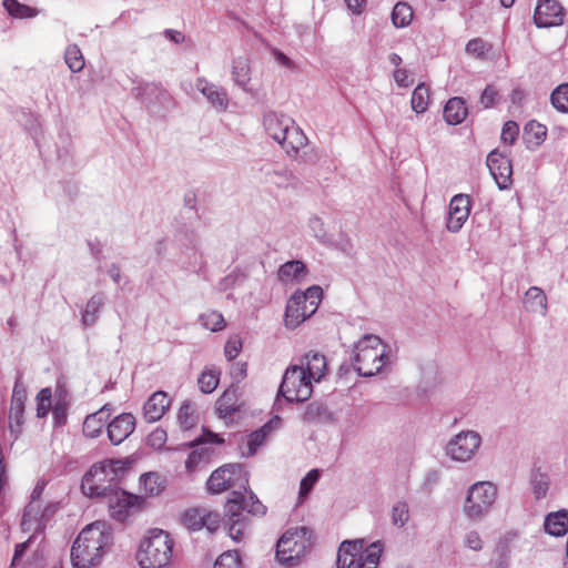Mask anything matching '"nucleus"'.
Instances as JSON below:
<instances>
[{"instance_id":"obj_62","label":"nucleus","mask_w":568,"mask_h":568,"mask_svg":"<svg viewBox=\"0 0 568 568\" xmlns=\"http://www.w3.org/2000/svg\"><path fill=\"white\" fill-rule=\"evenodd\" d=\"M21 527L26 531H29L31 529V513H30L29 508H27L23 513V516L21 519Z\"/></svg>"},{"instance_id":"obj_18","label":"nucleus","mask_w":568,"mask_h":568,"mask_svg":"<svg viewBox=\"0 0 568 568\" xmlns=\"http://www.w3.org/2000/svg\"><path fill=\"white\" fill-rule=\"evenodd\" d=\"M171 400L165 392L153 393L143 406V417L148 423L160 420L169 409Z\"/></svg>"},{"instance_id":"obj_63","label":"nucleus","mask_w":568,"mask_h":568,"mask_svg":"<svg viewBox=\"0 0 568 568\" xmlns=\"http://www.w3.org/2000/svg\"><path fill=\"white\" fill-rule=\"evenodd\" d=\"M275 57H276V60H277L281 64H283V65H285V67H292V61H291V60H290V58H288V57H286L284 53H282V52H276V53H275Z\"/></svg>"},{"instance_id":"obj_5","label":"nucleus","mask_w":568,"mask_h":568,"mask_svg":"<svg viewBox=\"0 0 568 568\" xmlns=\"http://www.w3.org/2000/svg\"><path fill=\"white\" fill-rule=\"evenodd\" d=\"M323 297L320 286L308 287L304 293L294 294L287 302L284 323L294 329L311 317L317 310Z\"/></svg>"},{"instance_id":"obj_31","label":"nucleus","mask_w":568,"mask_h":568,"mask_svg":"<svg viewBox=\"0 0 568 568\" xmlns=\"http://www.w3.org/2000/svg\"><path fill=\"white\" fill-rule=\"evenodd\" d=\"M382 552V545L373 542L365 551L362 550L357 558L354 568H377Z\"/></svg>"},{"instance_id":"obj_33","label":"nucleus","mask_w":568,"mask_h":568,"mask_svg":"<svg viewBox=\"0 0 568 568\" xmlns=\"http://www.w3.org/2000/svg\"><path fill=\"white\" fill-rule=\"evenodd\" d=\"M414 17L412 7L406 2H398L392 11V22L395 28H405L410 24Z\"/></svg>"},{"instance_id":"obj_57","label":"nucleus","mask_w":568,"mask_h":568,"mask_svg":"<svg viewBox=\"0 0 568 568\" xmlns=\"http://www.w3.org/2000/svg\"><path fill=\"white\" fill-rule=\"evenodd\" d=\"M393 77L399 87L406 88L413 83L406 69H396Z\"/></svg>"},{"instance_id":"obj_64","label":"nucleus","mask_w":568,"mask_h":568,"mask_svg":"<svg viewBox=\"0 0 568 568\" xmlns=\"http://www.w3.org/2000/svg\"><path fill=\"white\" fill-rule=\"evenodd\" d=\"M205 436L206 437H205L204 442H210V443H215V444L223 443V439L217 434L207 433Z\"/></svg>"},{"instance_id":"obj_60","label":"nucleus","mask_w":568,"mask_h":568,"mask_svg":"<svg viewBox=\"0 0 568 568\" xmlns=\"http://www.w3.org/2000/svg\"><path fill=\"white\" fill-rule=\"evenodd\" d=\"M29 541H30V539L24 542H20L18 545H16L14 555L12 558V566H14L16 562L23 556V554L26 552V550L29 547Z\"/></svg>"},{"instance_id":"obj_1","label":"nucleus","mask_w":568,"mask_h":568,"mask_svg":"<svg viewBox=\"0 0 568 568\" xmlns=\"http://www.w3.org/2000/svg\"><path fill=\"white\" fill-rule=\"evenodd\" d=\"M112 527L104 520L87 525L77 536L71 547L70 559L74 568H93L113 545Z\"/></svg>"},{"instance_id":"obj_46","label":"nucleus","mask_w":568,"mask_h":568,"mask_svg":"<svg viewBox=\"0 0 568 568\" xmlns=\"http://www.w3.org/2000/svg\"><path fill=\"white\" fill-rule=\"evenodd\" d=\"M229 521V535L235 541H241L247 531L246 518H234Z\"/></svg>"},{"instance_id":"obj_41","label":"nucleus","mask_w":568,"mask_h":568,"mask_svg":"<svg viewBox=\"0 0 568 568\" xmlns=\"http://www.w3.org/2000/svg\"><path fill=\"white\" fill-rule=\"evenodd\" d=\"M64 60L72 72H79L84 67V58L78 45L71 44L67 48Z\"/></svg>"},{"instance_id":"obj_27","label":"nucleus","mask_w":568,"mask_h":568,"mask_svg":"<svg viewBox=\"0 0 568 568\" xmlns=\"http://www.w3.org/2000/svg\"><path fill=\"white\" fill-rule=\"evenodd\" d=\"M524 306L527 311L545 314L547 311V296L545 292L537 287H530L524 297Z\"/></svg>"},{"instance_id":"obj_44","label":"nucleus","mask_w":568,"mask_h":568,"mask_svg":"<svg viewBox=\"0 0 568 568\" xmlns=\"http://www.w3.org/2000/svg\"><path fill=\"white\" fill-rule=\"evenodd\" d=\"M550 99L557 110L568 112V83L557 87L552 91Z\"/></svg>"},{"instance_id":"obj_45","label":"nucleus","mask_w":568,"mask_h":568,"mask_svg":"<svg viewBox=\"0 0 568 568\" xmlns=\"http://www.w3.org/2000/svg\"><path fill=\"white\" fill-rule=\"evenodd\" d=\"M52 392L50 388H42L37 395V416L45 417L51 409Z\"/></svg>"},{"instance_id":"obj_40","label":"nucleus","mask_w":568,"mask_h":568,"mask_svg":"<svg viewBox=\"0 0 568 568\" xmlns=\"http://www.w3.org/2000/svg\"><path fill=\"white\" fill-rule=\"evenodd\" d=\"M493 45L489 42L483 40L481 38L471 39L466 44L467 54L480 60L486 59Z\"/></svg>"},{"instance_id":"obj_6","label":"nucleus","mask_w":568,"mask_h":568,"mask_svg":"<svg viewBox=\"0 0 568 568\" xmlns=\"http://www.w3.org/2000/svg\"><path fill=\"white\" fill-rule=\"evenodd\" d=\"M248 473L240 464H225L215 469L206 481L210 494H222L226 490L246 491Z\"/></svg>"},{"instance_id":"obj_34","label":"nucleus","mask_w":568,"mask_h":568,"mask_svg":"<svg viewBox=\"0 0 568 568\" xmlns=\"http://www.w3.org/2000/svg\"><path fill=\"white\" fill-rule=\"evenodd\" d=\"M546 135L547 128L537 121L528 122L524 129V136L527 143L534 146L540 145L546 139Z\"/></svg>"},{"instance_id":"obj_58","label":"nucleus","mask_w":568,"mask_h":568,"mask_svg":"<svg viewBox=\"0 0 568 568\" xmlns=\"http://www.w3.org/2000/svg\"><path fill=\"white\" fill-rule=\"evenodd\" d=\"M466 546L471 550H480L481 549V539L476 531H470L466 535L465 538Z\"/></svg>"},{"instance_id":"obj_26","label":"nucleus","mask_w":568,"mask_h":568,"mask_svg":"<svg viewBox=\"0 0 568 568\" xmlns=\"http://www.w3.org/2000/svg\"><path fill=\"white\" fill-rule=\"evenodd\" d=\"M287 122H293V120L284 115H278L274 112L267 114L264 118V126L266 132L277 143H280L282 136L285 135V126H288Z\"/></svg>"},{"instance_id":"obj_35","label":"nucleus","mask_w":568,"mask_h":568,"mask_svg":"<svg viewBox=\"0 0 568 568\" xmlns=\"http://www.w3.org/2000/svg\"><path fill=\"white\" fill-rule=\"evenodd\" d=\"M244 509V495L242 491H232L231 497L227 499L225 504V514L227 516V520L234 518H246L243 515Z\"/></svg>"},{"instance_id":"obj_28","label":"nucleus","mask_w":568,"mask_h":568,"mask_svg":"<svg viewBox=\"0 0 568 568\" xmlns=\"http://www.w3.org/2000/svg\"><path fill=\"white\" fill-rule=\"evenodd\" d=\"M197 89L212 103L213 106L222 110L226 109L229 100L226 93L222 89L206 82L205 80L199 81Z\"/></svg>"},{"instance_id":"obj_43","label":"nucleus","mask_w":568,"mask_h":568,"mask_svg":"<svg viewBox=\"0 0 568 568\" xmlns=\"http://www.w3.org/2000/svg\"><path fill=\"white\" fill-rule=\"evenodd\" d=\"M203 326L211 332L222 331L226 323L223 315L216 311H210L201 315Z\"/></svg>"},{"instance_id":"obj_11","label":"nucleus","mask_w":568,"mask_h":568,"mask_svg":"<svg viewBox=\"0 0 568 568\" xmlns=\"http://www.w3.org/2000/svg\"><path fill=\"white\" fill-rule=\"evenodd\" d=\"M180 523L191 531L206 528L210 532H214L220 528L221 516L217 511L204 507H192L181 514Z\"/></svg>"},{"instance_id":"obj_52","label":"nucleus","mask_w":568,"mask_h":568,"mask_svg":"<svg viewBox=\"0 0 568 568\" xmlns=\"http://www.w3.org/2000/svg\"><path fill=\"white\" fill-rule=\"evenodd\" d=\"M178 418L183 428H191L195 424L192 405L183 404L179 410Z\"/></svg>"},{"instance_id":"obj_19","label":"nucleus","mask_w":568,"mask_h":568,"mask_svg":"<svg viewBox=\"0 0 568 568\" xmlns=\"http://www.w3.org/2000/svg\"><path fill=\"white\" fill-rule=\"evenodd\" d=\"M111 413V407L104 405L95 413L88 415L82 426L83 434L89 438L98 437L110 419Z\"/></svg>"},{"instance_id":"obj_2","label":"nucleus","mask_w":568,"mask_h":568,"mask_svg":"<svg viewBox=\"0 0 568 568\" xmlns=\"http://www.w3.org/2000/svg\"><path fill=\"white\" fill-rule=\"evenodd\" d=\"M126 470L128 463L123 459L97 462L82 476L81 493L90 499H105L119 487Z\"/></svg>"},{"instance_id":"obj_12","label":"nucleus","mask_w":568,"mask_h":568,"mask_svg":"<svg viewBox=\"0 0 568 568\" xmlns=\"http://www.w3.org/2000/svg\"><path fill=\"white\" fill-rule=\"evenodd\" d=\"M480 445V437L474 432H462L449 442L447 447L448 455L458 462L470 459Z\"/></svg>"},{"instance_id":"obj_61","label":"nucleus","mask_w":568,"mask_h":568,"mask_svg":"<svg viewBox=\"0 0 568 568\" xmlns=\"http://www.w3.org/2000/svg\"><path fill=\"white\" fill-rule=\"evenodd\" d=\"M345 2L354 13H361L365 7L366 0H345Z\"/></svg>"},{"instance_id":"obj_53","label":"nucleus","mask_w":568,"mask_h":568,"mask_svg":"<svg viewBox=\"0 0 568 568\" xmlns=\"http://www.w3.org/2000/svg\"><path fill=\"white\" fill-rule=\"evenodd\" d=\"M242 339L235 335V336H231L226 344H225V347H224V354L226 356V358L229 361H232L234 359L235 357H237V355L240 354L241 349H242Z\"/></svg>"},{"instance_id":"obj_23","label":"nucleus","mask_w":568,"mask_h":568,"mask_svg":"<svg viewBox=\"0 0 568 568\" xmlns=\"http://www.w3.org/2000/svg\"><path fill=\"white\" fill-rule=\"evenodd\" d=\"M241 407L239 392L230 387L216 400V413L221 418H229Z\"/></svg>"},{"instance_id":"obj_4","label":"nucleus","mask_w":568,"mask_h":568,"mask_svg":"<svg viewBox=\"0 0 568 568\" xmlns=\"http://www.w3.org/2000/svg\"><path fill=\"white\" fill-rule=\"evenodd\" d=\"M386 364V346L376 335H365L355 346L354 368L362 376L377 374Z\"/></svg>"},{"instance_id":"obj_25","label":"nucleus","mask_w":568,"mask_h":568,"mask_svg":"<svg viewBox=\"0 0 568 568\" xmlns=\"http://www.w3.org/2000/svg\"><path fill=\"white\" fill-rule=\"evenodd\" d=\"M306 273V266L302 261H288L281 265L277 272V277L282 283L300 282L302 276Z\"/></svg>"},{"instance_id":"obj_29","label":"nucleus","mask_w":568,"mask_h":568,"mask_svg":"<svg viewBox=\"0 0 568 568\" xmlns=\"http://www.w3.org/2000/svg\"><path fill=\"white\" fill-rule=\"evenodd\" d=\"M545 530L552 536H564L568 530V511L549 514L545 520Z\"/></svg>"},{"instance_id":"obj_14","label":"nucleus","mask_w":568,"mask_h":568,"mask_svg":"<svg viewBox=\"0 0 568 568\" xmlns=\"http://www.w3.org/2000/svg\"><path fill=\"white\" fill-rule=\"evenodd\" d=\"M26 398V389L17 384L13 387L9 410V430L14 439H17L22 433V426L24 424Z\"/></svg>"},{"instance_id":"obj_38","label":"nucleus","mask_w":568,"mask_h":568,"mask_svg":"<svg viewBox=\"0 0 568 568\" xmlns=\"http://www.w3.org/2000/svg\"><path fill=\"white\" fill-rule=\"evenodd\" d=\"M429 90L424 84H418L412 94V109L416 113H423L427 110L429 103Z\"/></svg>"},{"instance_id":"obj_59","label":"nucleus","mask_w":568,"mask_h":568,"mask_svg":"<svg viewBox=\"0 0 568 568\" xmlns=\"http://www.w3.org/2000/svg\"><path fill=\"white\" fill-rule=\"evenodd\" d=\"M97 311V304L93 300L89 301L87 304L85 312L83 314L84 323H92L94 321V313Z\"/></svg>"},{"instance_id":"obj_32","label":"nucleus","mask_w":568,"mask_h":568,"mask_svg":"<svg viewBox=\"0 0 568 568\" xmlns=\"http://www.w3.org/2000/svg\"><path fill=\"white\" fill-rule=\"evenodd\" d=\"M272 430L271 423H266L260 429L252 432L247 436L246 450H242L245 456H252L264 444L267 435Z\"/></svg>"},{"instance_id":"obj_50","label":"nucleus","mask_w":568,"mask_h":568,"mask_svg":"<svg viewBox=\"0 0 568 568\" xmlns=\"http://www.w3.org/2000/svg\"><path fill=\"white\" fill-rule=\"evenodd\" d=\"M318 478L320 473L317 469L310 470L307 475L301 480L300 497H306L314 487L315 483L318 480Z\"/></svg>"},{"instance_id":"obj_47","label":"nucleus","mask_w":568,"mask_h":568,"mask_svg":"<svg viewBox=\"0 0 568 568\" xmlns=\"http://www.w3.org/2000/svg\"><path fill=\"white\" fill-rule=\"evenodd\" d=\"M244 509L253 516H263L266 513V507L252 493L248 497L244 496Z\"/></svg>"},{"instance_id":"obj_20","label":"nucleus","mask_w":568,"mask_h":568,"mask_svg":"<svg viewBox=\"0 0 568 568\" xmlns=\"http://www.w3.org/2000/svg\"><path fill=\"white\" fill-rule=\"evenodd\" d=\"M298 366L304 368L305 374L313 382H320L327 371V361L323 354L310 352L304 356Z\"/></svg>"},{"instance_id":"obj_48","label":"nucleus","mask_w":568,"mask_h":568,"mask_svg":"<svg viewBox=\"0 0 568 568\" xmlns=\"http://www.w3.org/2000/svg\"><path fill=\"white\" fill-rule=\"evenodd\" d=\"M518 134V124L514 121H507L503 126L500 139L505 144L511 145L517 140Z\"/></svg>"},{"instance_id":"obj_7","label":"nucleus","mask_w":568,"mask_h":568,"mask_svg":"<svg viewBox=\"0 0 568 568\" xmlns=\"http://www.w3.org/2000/svg\"><path fill=\"white\" fill-rule=\"evenodd\" d=\"M311 545V531L307 528L287 530L277 541L276 558L282 564L295 565L306 554Z\"/></svg>"},{"instance_id":"obj_42","label":"nucleus","mask_w":568,"mask_h":568,"mask_svg":"<svg viewBox=\"0 0 568 568\" xmlns=\"http://www.w3.org/2000/svg\"><path fill=\"white\" fill-rule=\"evenodd\" d=\"M214 568H243L237 550H227L221 554L214 562Z\"/></svg>"},{"instance_id":"obj_55","label":"nucleus","mask_w":568,"mask_h":568,"mask_svg":"<svg viewBox=\"0 0 568 568\" xmlns=\"http://www.w3.org/2000/svg\"><path fill=\"white\" fill-rule=\"evenodd\" d=\"M166 442V433L162 428L154 429L148 437V443L153 446L160 448Z\"/></svg>"},{"instance_id":"obj_10","label":"nucleus","mask_w":568,"mask_h":568,"mask_svg":"<svg viewBox=\"0 0 568 568\" xmlns=\"http://www.w3.org/2000/svg\"><path fill=\"white\" fill-rule=\"evenodd\" d=\"M496 498V487L489 481L474 484L468 491L464 510L470 518H478L484 515Z\"/></svg>"},{"instance_id":"obj_37","label":"nucleus","mask_w":568,"mask_h":568,"mask_svg":"<svg viewBox=\"0 0 568 568\" xmlns=\"http://www.w3.org/2000/svg\"><path fill=\"white\" fill-rule=\"evenodd\" d=\"M220 376V371L214 368H205L197 379L201 392L204 394H211L214 392L219 386Z\"/></svg>"},{"instance_id":"obj_9","label":"nucleus","mask_w":568,"mask_h":568,"mask_svg":"<svg viewBox=\"0 0 568 568\" xmlns=\"http://www.w3.org/2000/svg\"><path fill=\"white\" fill-rule=\"evenodd\" d=\"M313 392V381L307 377L303 367L290 366L283 376L280 393L287 402H305Z\"/></svg>"},{"instance_id":"obj_16","label":"nucleus","mask_w":568,"mask_h":568,"mask_svg":"<svg viewBox=\"0 0 568 568\" xmlns=\"http://www.w3.org/2000/svg\"><path fill=\"white\" fill-rule=\"evenodd\" d=\"M470 213L469 196L464 194L455 195L449 203L447 229L450 232H458L467 221Z\"/></svg>"},{"instance_id":"obj_30","label":"nucleus","mask_w":568,"mask_h":568,"mask_svg":"<svg viewBox=\"0 0 568 568\" xmlns=\"http://www.w3.org/2000/svg\"><path fill=\"white\" fill-rule=\"evenodd\" d=\"M140 484L146 496L160 495L165 488V480L159 473L150 471L140 476Z\"/></svg>"},{"instance_id":"obj_21","label":"nucleus","mask_w":568,"mask_h":568,"mask_svg":"<svg viewBox=\"0 0 568 568\" xmlns=\"http://www.w3.org/2000/svg\"><path fill=\"white\" fill-rule=\"evenodd\" d=\"M285 126V135L282 136L280 145L287 153H297L307 143L304 132L293 122H287Z\"/></svg>"},{"instance_id":"obj_36","label":"nucleus","mask_w":568,"mask_h":568,"mask_svg":"<svg viewBox=\"0 0 568 568\" xmlns=\"http://www.w3.org/2000/svg\"><path fill=\"white\" fill-rule=\"evenodd\" d=\"M233 79L237 85L247 90V84L251 81V67L247 59L240 58L234 61Z\"/></svg>"},{"instance_id":"obj_15","label":"nucleus","mask_w":568,"mask_h":568,"mask_svg":"<svg viewBox=\"0 0 568 568\" xmlns=\"http://www.w3.org/2000/svg\"><path fill=\"white\" fill-rule=\"evenodd\" d=\"M564 9L556 0H538L534 21L538 27H554L562 23Z\"/></svg>"},{"instance_id":"obj_49","label":"nucleus","mask_w":568,"mask_h":568,"mask_svg":"<svg viewBox=\"0 0 568 568\" xmlns=\"http://www.w3.org/2000/svg\"><path fill=\"white\" fill-rule=\"evenodd\" d=\"M393 524L403 527L409 519L408 506L405 503H397L392 511Z\"/></svg>"},{"instance_id":"obj_56","label":"nucleus","mask_w":568,"mask_h":568,"mask_svg":"<svg viewBox=\"0 0 568 568\" xmlns=\"http://www.w3.org/2000/svg\"><path fill=\"white\" fill-rule=\"evenodd\" d=\"M497 94V90L493 85H487L480 97V103L483 106H491L496 101Z\"/></svg>"},{"instance_id":"obj_13","label":"nucleus","mask_w":568,"mask_h":568,"mask_svg":"<svg viewBox=\"0 0 568 568\" xmlns=\"http://www.w3.org/2000/svg\"><path fill=\"white\" fill-rule=\"evenodd\" d=\"M487 166L500 190L511 184L513 166L507 154L493 150L487 156Z\"/></svg>"},{"instance_id":"obj_22","label":"nucleus","mask_w":568,"mask_h":568,"mask_svg":"<svg viewBox=\"0 0 568 568\" xmlns=\"http://www.w3.org/2000/svg\"><path fill=\"white\" fill-rule=\"evenodd\" d=\"M363 548V540L343 541L337 551L336 567L353 568Z\"/></svg>"},{"instance_id":"obj_8","label":"nucleus","mask_w":568,"mask_h":568,"mask_svg":"<svg viewBox=\"0 0 568 568\" xmlns=\"http://www.w3.org/2000/svg\"><path fill=\"white\" fill-rule=\"evenodd\" d=\"M104 500L108 504L110 518L122 524L140 514L146 507L145 497L131 494L120 487Z\"/></svg>"},{"instance_id":"obj_3","label":"nucleus","mask_w":568,"mask_h":568,"mask_svg":"<svg viewBox=\"0 0 568 568\" xmlns=\"http://www.w3.org/2000/svg\"><path fill=\"white\" fill-rule=\"evenodd\" d=\"M174 541L163 529L153 528L140 542L136 559L141 568H168L173 557Z\"/></svg>"},{"instance_id":"obj_24","label":"nucleus","mask_w":568,"mask_h":568,"mask_svg":"<svg viewBox=\"0 0 568 568\" xmlns=\"http://www.w3.org/2000/svg\"><path fill=\"white\" fill-rule=\"evenodd\" d=\"M467 108L462 98H452L445 104L443 116L448 124L457 125L467 116Z\"/></svg>"},{"instance_id":"obj_54","label":"nucleus","mask_w":568,"mask_h":568,"mask_svg":"<svg viewBox=\"0 0 568 568\" xmlns=\"http://www.w3.org/2000/svg\"><path fill=\"white\" fill-rule=\"evenodd\" d=\"M205 458H206V455L202 452V450H192L189 456H187V459L185 460V468L190 471V473H193L196 470V468L205 462Z\"/></svg>"},{"instance_id":"obj_51","label":"nucleus","mask_w":568,"mask_h":568,"mask_svg":"<svg viewBox=\"0 0 568 568\" xmlns=\"http://www.w3.org/2000/svg\"><path fill=\"white\" fill-rule=\"evenodd\" d=\"M532 489L536 498H541L546 496L548 490L549 480L547 475L545 474H535L531 480Z\"/></svg>"},{"instance_id":"obj_17","label":"nucleus","mask_w":568,"mask_h":568,"mask_svg":"<svg viewBox=\"0 0 568 568\" xmlns=\"http://www.w3.org/2000/svg\"><path fill=\"white\" fill-rule=\"evenodd\" d=\"M135 419L132 414L123 413L108 425V435L112 444L124 442L134 430Z\"/></svg>"},{"instance_id":"obj_39","label":"nucleus","mask_w":568,"mask_h":568,"mask_svg":"<svg viewBox=\"0 0 568 568\" xmlns=\"http://www.w3.org/2000/svg\"><path fill=\"white\" fill-rule=\"evenodd\" d=\"M3 7L8 13L14 18L23 19L37 16L36 9L27 4H22L17 0H3Z\"/></svg>"}]
</instances>
